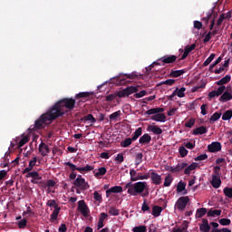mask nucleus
I'll list each match as a JSON object with an SVG mask.
<instances>
[{"label":"nucleus","instance_id":"1","mask_svg":"<svg viewBox=\"0 0 232 232\" xmlns=\"http://www.w3.org/2000/svg\"><path fill=\"white\" fill-rule=\"evenodd\" d=\"M125 189L127 190L128 195L131 197H137V195H142L145 189H148V182L140 181L136 183L129 182L125 185Z\"/></svg>","mask_w":232,"mask_h":232},{"label":"nucleus","instance_id":"2","mask_svg":"<svg viewBox=\"0 0 232 232\" xmlns=\"http://www.w3.org/2000/svg\"><path fill=\"white\" fill-rule=\"evenodd\" d=\"M66 113V111L61 107V104L57 102L54 103L46 112L45 115L49 120H51V122H53L56 119H59V117H63Z\"/></svg>","mask_w":232,"mask_h":232},{"label":"nucleus","instance_id":"3","mask_svg":"<svg viewBox=\"0 0 232 232\" xmlns=\"http://www.w3.org/2000/svg\"><path fill=\"white\" fill-rule=\"evenodd\" d=\"M52 124V121L50 118L45 114H42L38 120L34 122V128H32V126L29 128V130H43L46 128V125Z\"/></svg>","mask_w":232,"mask_h":232},{"label":"nucleus","instance_id":"4","mask_svg":"<svg viewBox=\"0 0 232 232\" xmlns=\"http://www.w3.org/2000/svg\"><path fill=\"white\" fill-rule=\"evenodd\" d=\"M58 104H60L62 110H69V111H72L73 108H75V99L73 98H63L62 100L58 101Z\"/></svg>","mask_w":232,"mask_h":232},{"label":"nucleus","instance_id":"5","mask_svg":"<svg viewBox=\"0 0 232 232\" xmlns=\"http://www.w3.org/2000/svg\"><path fill=\"white\" fill-rule=\"evenodd\" d=\"M73 186L79 188L82 191H86L90 189V185L86 182V179L82 176L79 175L77 179L73 181Z\"/></svg>","mask_w":232,"mask_h":232},{"label":"nucleus","instance_id":"6","mask_svg":"<svg viewBox=\"0 0 232 232\" xmlns=\"http://www.w3.org/2000/svg\"><path fill=\"white\" fill-rule=\"evenodd\" d=\"M189 202V197H180L178 198L175 207L179 211H184L186 209V206H188V203Z\"/></svg>","mask_w":232,"mask_h":232},{"label":"nucleus","instance_id":"7","mask_svg":"<svg viewBox=\"0 0 232 232\" xmlns=\"http://www.w3.org/2000/svg\"><path fill=\"white\" fill-rule=\"evenodd\" d=\"M195 48H197V44H192L191 45H187L184 50L179 49L180 53H183V54L181 58L179 59V61H184V59H186V57H188L189 53L195 50Z\"/></svg>","mask_w":232,"mask_h":232},{"label":"nucleus","instance_id":"8","mask_svg":"<svg viewBox=\"0 0 232 232\" xmlns=\"http://www.w3.org/2000/svg\"><path fill=\"white\" fill-rule=\"evenodd\" d=\"M78 210L81 211L83 217H88L90 215V208L84 200L78 201Z\"/></svg>","mask_w":232,"mask_h":232},{"label":"nucleus","instance_id":"9","mask_svg":"<svg viewBox=\"0 0 232 232\" xmlns=\"http://www.w3.org/2000/svg\"><path fill=\"white\" fill-rule=\"evenodd\" d=\"M208 150L210 153H217L222 150V144L218 141H214L208 146Z\"/></svg>","mask_w":232,"mask_h":232},{"label":"nucleus","instance_id":"10","mask_svg":"<svg viewBox=\"0 0 232 232\" xmlns=\"http://www.w3.org/2000/svg\"><path fill=\"white\" fill-rule=\"evenodd\" d=\"M150 180L152 184H155V186H160V184H162V176L157 174L156 172H151Z\"/></svg>","mask_w":232,"mask_h":232},{"label":"nucleus","instance_id":"11","mask_svg":"<svg viewBox=\"0 0 232 232\" xmlns=\"http://www.w3.org/2000/svg\"><path fill=\"white\" fill-rule=\"evenodd\" d=\"M164 64H173L177 61V55H165L160 59Z\"/></svg>","mask_w":232,"mask_h":232},{"label":"nucleus","instance_id":"12","mask_svg":"<svg viewBox=\"0 0 232 232\" xmlns=\"http://www.w3.org/2000/svg\"><path fill=\"white\" fill-rule=\"evenodd\" d=\"M39 153H41L42 157H46L48 153H50V147L46 145L44 142H41L39 145Z\"/></svg>","mask_w":232,"mask_h":232},{"label":"nucleus","instance_id":"13","mask_svg":"<svg viewBox=\"0 0 232 232\" xmlns=\"http://www.w3.org/2000/svg\"><path fill=\"white\" fill-rule=\"evenodd\" d=\"M151 142V136L149 133L143 134L140 140L139 143L141 144V146H146Z\"/></svg>","mask_w":232,"mask_h":232},{"label":"nucleus","instance_id":"14","mask_svg":"<svg viewBox=\"0 0 232 232\" xmlns=\"http://www.w3.org/2000/svg\"><path fill=\"white\" fill-rule=\"evenodd\" d=\"M111 193H122V187L121 186H114L109 189L106 190V197L107 198H110V196Z\"/></svg>","mask_w":232,"mask_h":232},{"label":"nucleus","instance_id":"15","mask_svg":"<svg viewBox=\"0 0 232 232\" xmlns=\"http://www.w3.org/2000/svg\"><path fill=\"white\" fill-rule=\"evenodd\" d=\"M147 130L151 131L154 135H162V129L157 125H149Z\"/></svg>","mask_w":232,"mask_h":232},{"label":"nucleus","instance_id":"16","mask_svg":"<svg viewBox=\"0 0 232 232\" xmlns=\"http://www.w3.org/2000/svg\"><path fill=\"white\" fill-rule=\"evenodd\" d=\"M108 169L106 167L99 168L98 169L93 170V175L96 179H101V177H104V174L107 173Z\"/></svg>","mask_w":232,"mask_h":232},{"label":"nucleus","instance_id":"17","mask_svg":"<svg viewBox=\"0 0 232 232\" xmlns=\"http://www.w3.org/2000/svg\"><path fill=\"white\" fill-rule=\"evenodd\" d=\"M150 119L156 122H166V114L156 113L155 115L151 116Z\"/></svg>","mask_w":232,"mask_h":232},{"label":"nucleus","instance_id":"18","mask_svg":"<svg viewBox=\"0 0 232 232\" xmlns=\"http://www.w3.org/2000/svg\"><path fill=\"white\" fill-rule=\"evenodd\" d=\"M27 178H32L34 179L33 180H31V182L33 184H37V182L35 180H42L43 177L39 176V172L37 171H34V172H29L26 175Z\"/></svg>","mask_w":232,"mask_h":232},{"label":"nucleus","instance_id":"19","mask_svg":"<svg viewBox=\"0 0 232 232\" xmlns=\"http://www.w3.org/2000/svg\"><path fill=\"white\" fill-rule=\"evenodd\" d=\"M35 164H37V157H34L33 160L29 161V166L24 169L23 173H30Z\"/></svg>","mask_w":232,"mask_h":232},{"label":"nucleus","instance_id":"20","mask_svg":"<svg viewBox=\"0 0 232 232\" xmlns=\"http://www.w3.org/2000/svg\"><path fill=\"white\" fill-rule=\"evenodd\" d=\"M222 184V180L220 178L217 177V175L212 176L211 185L215 188V189H218Z\"/></svg>","mask_w":232,"mask_h":232},{"label":"nucleus","instance_id":"21","mask_svg":"<svg viewBox=\"0 0 232 232\" xmlns=\"http://www.w3.org/2000/svg\"><path fill=\"white\" fill-rule=\"evenodd\" d=\"M185 168H188V163H179L176 167H174V169H171V173H179V171H182V169H185Z\"/></svg>","mask_w":232,"mask_h":232},{"label":"nucleus","instance_id":"22","mask_svg":"<svg viewBox=\"0 0 232 232\" xmlns=\"http://www.w3.org/2000/svg\"><path fill=\"white\" fill-rule=\"evenodd\" d=\"M204 133H208V128L204 126L198 127L193 130V135H204Z\"/></svg>","mask_w":232,"mask_h":232},{"label":"nucleus","instance_id":"23","mask_svg":"<svg viewBox=\"0 0 232 232\" xmlns=\"http://www.w3.org/2000/svg\"><path fill=\"white\" fill-rule=\"evenodd\" d=\"M162 112H164V108H153V109L148 110L145 112V115H155L156 113L159 114Z\"/></svg>","mask_w":232,"mask_h":232},{"label":"nucleus","instance_id":"24","mask_svg":"<svg viewBox=\"0 0 232 232\" xmlns=\"http://www.w3.org/2000/svg\"><path fill=\"white\" fill-rule=\"evenodd\" d=\"M231 81V75L227 74L225 77H223L221 80L218 81L216 84L218 86H224V84H227Z\"/></svg>","mask_w":232,"mask_h":232},{"label":"nucleus","instance_id":"25","mask_svg":"<svg viewBox=\"0 0 232 232\" xmlns=\"http://www.w3.org/2000/svg\"><path fill=\"white\" fill-rule=\"evenodd\" d=\"M82 122H88V121H90V122H92V124H95V122H97V120L95 119V117H93L92 114H88L86 116H83L81 119Z\"/></svg>","mask_w":232,"mask_h":232},{"label":"nucleus","instance_id":"26","mask_svg":"<svg viewBox=\"0 0 232 232\" xmlns=\"http://www.w3.org/2000/svg\"><path fill=\"white\" fill-rule=\"evenodd\" d=\"M232 100V93L229 92H225L219 98V101H222L223 102H227V101Z\"/></svg>","mask_w":232,"mask_h":232},{"label":"nucleus","instance_id":"27","mask_svg":"<svg viewBox=\"0 0 232 232\" xmlns=\"http://www.w3.org/2000/svg\"><path fill=\"white\" fill-rule=\"evenodd\" d=\"M186 73V70H177V71H170L169 77H180L181 75H184Z\"/></svg>","mask_w":232,"mask_h":232},{"label":"nucleus","instance_id":"28","mask_svg":"<svg viewBox=\"0 0 232 232\" xmlns=\"http://www.w3.org/2000/svg\"><path fill=\"white\" fill-rule=\"evenodd\" d=\"M197 166H198L197 163H192L188 166L187 165L184 170L185 175H190L191 171H194V169H197Z\"/></svg>","mask_w":232,"mask_h":232},{"label":"nucleus","instance_id":"29","mask_svg":"<svg viewBox=\"0 0 232 232\" xmlns=\"http://www.w3.org/2000/svg\"><path fill=\"white\" fill-rule=\"evenodd\" d=\"M208 217H220L222 215V210L220 209H215L213 208L209 209L207 213Z\"/></svg>","mask_w":232,"mask_h":232},{"label":"nucleus","instance_id":"30","mask_svg":"<svg viewBox=\"0 0 232 232\" xmlns=\"http://www.w3.org/2000/svg\"><path fill=\"white\" fill-rule=\"evenodd\" d=\"M60 212H61V208H59L58 206H55L54 210L51 214V222H53V220H55L59 217Z\"/></svg>","mask_w":232,"mask_h":232},{"label":"nucleus","instance_id":"31","mask_svg":"<svg viewBox=\"0 0 232 232\" xmlns=\"http://www.w3.org/2000/svg\"><path fill=\"white\" fill-rule=\"evenodd\" d=\"M188 231V221H184L180 227L173 228L172 232H186Z\"/></svg>","mask_w":232,"mask_h":232},{"label":"nucleus","instance_id":"32","mask_svg":"<svg viewBox=\"0 0 232 232\" xmlns=\"http://www.w3.org/2000/svg\"><path fill=\"white\" fill-rule=\"evenodd\" d=\"M206 213H208V208H198L196 211V218H202V217H204Z\"/></svg>","mask_w":232,"mask_h":232},{"label":"nucleus","instance_id":"33","mask_svg":"<svg viewBox=\"0 0 232 232\" xmlns=\"http://www.w3.org/2000/svg\"><path fill=\"white\" fill-rule=\"evenodd\" d=\"M160 213H162V207L154 206L152 208V215L153 217H160Z\"/></svg>","mask_w":232,"mask_h":232},{"label":"nucleus","instance_id":"34","mask_svg":"<svg viewBox=\"0 0 232 232\" xmlns=\"http://www.w3.org/2000/svg\"><path fill=\"white\" fill-rule=\"evenodd\" d=\"M172 182H173V176H171V174H169L165 178V181H164L163 186L165 188H169V186H171Z\"/></svg>","mask_w":232,"mask_h":232},{"label":"nucleus","instance_id":"35","mask_svg":"<svg viewBox=\"0 0 232 232\" xmlns=\"http://www.w3.org/2000/svg\"><path fill=\"white\" fill-rule=\"evenodd\" d=\"M143 157H144V155L142 154V152L136 153V156H135V166H139V165L142 164Z\"/></svg>","mask_w":232,"mask_h":232},{"label":"nucleus","instance_id":"36","mask_svg":"<svg viewBox=\"0 0 232 232\" xmlns=\"http://www.w3.org/2000/svg\"><path fill=\"white\" fill-rule=\"evenodd\" d=\"M140 135H142V129L140 127L134 131V133H132V138L130 139H132L133 142H135V140H137Z\"/></svg>","mask_w":232,"mask_h":232},{"label":"nucleus","instance_id":"37","mask_svg":"<svg viewBox=\"0 0 232 232\" xmlns=\"http://www.w3.org/2000/svg\"><path fill=\"white\" fill-rule=\"evenodd\" d=\"M93 169H95V167L92 166V165H86L85 167H80V169H77V171H79L80 173H82V171H93Z\"/></svg>","mask_w":232,"mask_h":232},{"label":"nucleus","instance_id":"38","mask_svg":"<svg viewBox=\"0 0 232 232\" xmlns=\"http://www.w3.org/2000/svg\"><path fill=\"white\" fill-rule=\"evenodd\" d=\"M90 95H93L92 92H79L75 95V99H88V97H90Z\"/></svg>","mask_w":232,"mask_h":232},{"label":"nucleus","instance_id":"39","mask_svg":"<svg viewBox=\"0 0 232 232\" xmlns=\"http://www.w3.org/2000/svg\"><path fill=\"white\" fill-rule=\"evenodd\" d=\"M133 142L131 138H126L123 141L121 142V148H128L131 146V143Z\"/></svg>","mask_w":232,"mask_h":232},{"label":"nucleus","instance_id":"40","mask_svg":"<svg viewBox=\"0 0 232 232\" xmlns=\"http://www.w3.org/2000/svg\"><path fill=\"white\" fill-rule=\"evenodd\" d=\"M125 91L127 92V95L130 96L132 93H137V92H139V88L135 87V86H130L125 88Z\"/></svg>","mask_w":232,"mask_h":232},{"label":"nucleus","instance_id":"41","mask_svg":"<svg viewBox=\"0 0 232 232\" xmlns=\"http://www.w3.org/2000/svg\"><path fill=\"white\" fill-rule=\"evenodd\" d=\"M121 115H122V113L121 112V111H117L113 113H111L109 116L110 121H117V119H119V117H121Z\"/></svg>","mask_w":232,"mask_h":232},{"label":"nucleus","instance_id":"42","mask_svg":"<svg viewBox=\"0 0 232 232\" xmlns=\"http://www.w3.org/2000/svg\"><path fill=\"white\" fill-rule=\"evenodd\" d=\"M220 117H222V113L220 112H215L209 119L210 122H217V121H218V119H220Z\"/></svg>","mask_w":232,"mask_h":232},{"label":"nucleus","instance_id":"43","mask_svg":"<svg viewBox=\"0 0 232 232\" xmlns=\"http://www.w3.org/2000/svg\"><path fill=\"white\" fill-rule=\"evenodd\" d=\"M130 176L131 182H137V180H138L137 170H135L133 169H130Z\"/></svg>","mask_w":232,"mask_h":232},{"label":"nucleus","instance_id":"44","mask_svg":"<svg viewBox=\"0 0 232 232\" xmlns=\"http://www.w3.org/2000/svg\"><path fill=\"white\" fill-rule=\"evenodd\" d=\"M232 118V111H227L222 115V121H230Z\"/></svg>","mask_w":232,"mask_h":232},{"label":"nucleus","instance_id":"45","mask_svg":"<svg viewBox=\"0 0 232 232\" xmlns=\"http://www.w3.org/2000/svg\"><path fill=\"white\" fill-rule=\"evenodd\" d=\"M29 140L30 138H28V136H24L18 142V148H23V146H24V144H26Z\"/></svg>","mask_w":232,"mask_h":232},{"label":"nucleus","instance_id":"46","mask_svg":"<svg viewBox=\"0 0 232 232\" xmlns=\"http://www.w3.org/2000/svg\"><path fill=\"white\" fill-rule=\"evenodd\" d=\"M186 189V183L179 181L178 186H177V192L178 193H182Z\"/></svg>","mask_w":232,"mask_h":232},{"label":"nucleus","instance_id":"47","mask_svg":"<svg viewBox=\"0 0 232 232\" xmlns=\"http://www.w3.org/2000/svg\"><path fill=\"white\" fill-rule=\"evenodd\" d=\"M216 54L211 53L209 57L203 63V66H209L211 64V62L215 59Z\"/></svg>","mask_w":232,"mask_h":232},{"label":"nucleus","instance_id":"48","mask_svg":"<svg viewBox=\"0 0 232 232\" xmlns=\"http://www.w3.org/2000/svg\"><path fill=\"white\" fill-rule=\"evenodd\" d=\"M132 231L133 232H147L148 228L146 227V226H138V227H134Z\"/></svg>","mask_w":232,"mask_h":232},{"label":"nucleus","instance_id":"49","mask_svg":"<svg viewBox=\"0 0 232 232\" xmlns=\"http://www.w3.org/2000/svg\"><path fill=\"white\" fill-rule=\"evenodd\" d=\"M224 195H226L228 198H232V188L226 187L223 189Z\"/></svg>","mask_w":232,"mask_h":232},{"label":"nucleus","instance_id":"50","mask_svg":"<svg viewBox=\"0 0 232 232\" xmlns=\"http://www.w3.org/2000/svg\"><path fill=\"white\" fill-rule=\"evenodd\" d=\"M184 92H186V87H181L180 89L177 90L176 95H178L179 98L186 97V93H184Z\"/></svg>","mask_w":232,"mask_h":232},{"label":"nucleus","instance_id":"51","mask_svg":"<svg viewBox=\"0 0 232 232\" xmlns=\"http://www.w3.org/2000/svg\"><path fill=\"white\" fill-rule=\"evenodd\" d=\"M64 166H69V168L72 169V171H77V169H81V167H77L75 164L67 161L64 163Z\"/></svg>","mask_w":232,"mask_h":232},{"label":"nucleus","instance_id":"52","mask_svg":"<svg viewBox=\"0 0 232 232\" xmlns=\"http://www.w3.org/2000/svg\"><path fill=\"white\" fill-rule=\"evenodd\" d=\"M109 213L112 216V217H119V209H117L115 207H111L109 208Z\"/></svg>","mask_w":232,"mask_h":232},{"label":"nucleus","instance_id":"53","mask_svg":"<svg viewBox=\"0 0 232 232\" xmlns=\"http://www.w3.org/2000/svg\"><path fill=\"white\" fill-rule=\"evenodd\" d=\"M222 61V56H219L212 64L209 65V72H213V68L219 64Z\"/></svg>","mask_w":232,"mask_h":232},{"label":"nucleus","instance_id":"54","mask_svg":"<svg viewBox=\"0 0 232 232\" xmlns=\"http://www.w3.org/2000/svg\"><path fill=\"white\" fill-rule=\"evenodd\" d=\"M179 151L182 159L188 156V150H186V147H179Z\"/></svg>","mask_w":232,"mask_h":232},{"label":"nucleus","instance_id":"55","mask_svg":"<svg viewBox=\"0 0 232 232\" xmlns=\"http://www.w3.org/2000/svg\"><path fill=\"white\" fill-rule=\"evenodd\" d=\"M199 229L201 232H209L211 231V226L209 225H199Z\"/></svg>","mask_w":232,"mask_h":232},{"label":"nucleus","instance_id":"56","mask_svg":"<svg viewBox=\"0 0 232 232\" xmlns=\"http://www.w3.org/2000/svg\"><path fill=\"white\" fill-rule=\"evenodd\" d=\"M219 224L221 226H230L231 225V219H229V218H221V219H219Z\"/></svg>","mask_w":232,"mask_h":232},{"label":"nucleus","instance_id":"57","mask_svg":"<svg viewBox=\"0 0 232 232\" xmlns=\"http://www.w3.org/2000/svg\"><path fill=\"white\" fill-rule=\"evenodd\" d=\"M147 94H148V92L145 90H142L140 92H135L134 97L136 99H140V98L144 97Z\"/></svg>","mask_w":232,"mask_h":232},{"label":"nucleus","instance_id":"58","mask_svg":"<svg viewBox=\"0 0 232 232\" xmlns=\"http://www.w3.org/2000/svg\"><path fill=\"white\" fill-rule=\"evenodd\" d=\"M155 64L160 66V63L154 62L149 67L145 68V70H146L145 73H147V75H150V72H151V69L155 66Z\"/></svg>","mask_w":232,"mask_h":232},{"label":"nucleus","instance_id":"59","mask_svg":"<svg viewBox=\"0 0 232 232\" xmlns=\"http://www.w3.org/2000/svg\"><path fill=\"white\" fill-rule=\"evenodd\" d=\"M26 218L22 219L20 222H18V227L19 229H24V227H26Z\"/></svg>","mask_w":232,"mask_h":232},{"label":"nucleus","instance_id":"60","mask_svg":"<svg viewBox=\"0 0 232 232\" xmlns=\"http://www.w3.org/2000/svg\"><path fill=\"white\" fill-rule=\"evenodd\" d=\"M117 97L122 98V97H128V92H126V89H123L116 93Z\"/></svg>","mask_w":232,"mask_h":232},{"label":"nucleus","instance_id":"61","mask_svg":"<svg viewBox=\"0 0 232 232\" xmlns=\"http://www.w3.org/2000/svg\"><path fill=\"white\" fill-rule=\"evenodd\" d=\"M115 99H117V93H112L106 96L107 102H111V101H115Z\"/></svg>","mask_w":232,"mask_h":232},{"label":"nucleus","instance_id":"62","mask_svg":"<svg viewBox=\"0 0 232 232\" xmlns=\"http://www.w3.org/2000/svg\"><path fill=\"white\" fill-rule=\"evenodd\" d=\"M93 198L94 200H96L97 202H101V200H102V196L97 192V191H94L93 193Z\"/></svg>","mask_w":232,"mask_h":232},{"label":"nucleus","instance_id":"63","mask_svg":"<svg viewBox=\"0 0 232 232\" xmlns=\"http://www.w3.org/2000/svg\"><path fill=\"white\" fill-rule=\"evenodd\" d=\"M193 126H195V119H190L185 123L186 128H193Z\"/></svg>","mask_w":232,"mask_h":232},{"label":"nucleus","instance_id":"64","mask_svg":"<svg viewBox=\"0 0 232 232\" xmlns=\"http://www.w3.org/2000/svg\"><path fill=\"white\" fill-rule=\"evenodd\" d=\"M211 232H231V229H229L227 227H223L221 229L212 228Z\"/></svg>","mask_w":232,"mask_h":232}]
</instances>
